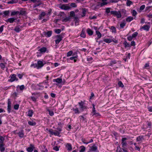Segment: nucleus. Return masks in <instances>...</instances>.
I'll return each mask as SVG.
<instances>
[{
  "label": "nucleus",
  "mask_w": 152,
  "mask_h": 152,
  "mask_svg": "<svg viewBox=\"0 0 152 152\" xmlns=\"http://www.w3.org/2000/svg\"><path fill=\"white\" fill-rule=\"evenodd\" d=\"M80 107V110L81 111H83L85 110H86L87 109V107L85 105V104L84 102L82 101H81L78 103Z\"/></svg>",
  "instance_id": "f257e3e1"
},
{
  "label": "nucleus",
  "mask_w": 152,
  "mask_h": 152,
  "mask_svg": "<svg viewBox=\"0 0 152 152\" xmlns=\"http://www.w3.org/2000/svg\"><path fill=\"white\" fill-rule=\"evenodd\" d=\"M111 38H104L103 39V41L105 42L108 43H110L112 42H113L115 44L118 43V41L117 40H116L115 39L113 38L112 37H111Z\"/></svg>",
  "instance_id": "f03ea898"
},
{
  "label": "nucleus",
  "mask_w": 152,
  "mask_h": 152,
  "mask_svg": "<svg viewBox=\"0 0 152 152\" xmlns=\"http://www.w3.org/2000/svg\"><path fill=\"white\" fill-rule=\"evenodd\" d=\"M63 37L61 34L56 35L55 37V43L56 46H57L60 42L62 40Z\"/></svg>",
  "instance_id": "7ed1b4c3"
},
{
  "label": "nucleus",
  "mask_w": 152,
  "mask_h": 152,
  "mask_svg": "<svg viewBox=\"0 0 152 152\" xmlns=\"http://www.w3.org/2000/svg\"><path fill=\"white\" fill-rule=\"evenodd\" d=\"M111 14L114 16H116L117 18H120L121 17V15L120 11H111Z\"/></svg>",
  "instance_id": "20e7f679"
},
{
  "label": "nucleus",
  "mask_w": 152,
  "mask_h": 152,
  "mask_svg": "<svg viewBox=\"0 0 152 152\" xmlns=\"http://www.w3.org/2000/svg\"><path fill=\"white\" fill-rule=\"evenodd\" d=\"M10 77V78L9 80V81L10 82H13L15 81L18 80V79L16 77V75L15 74L11 75Z\"/></svg>",
  "instance_id": "39448f33"
},
{
  "label": "nucleus",
  "mask_w": 152,
  "mask_h": 152,
  "mask_svg": "<svg viewBox=\"0 0 152 152\" xmlns=\"http://www.w3.org/2000/svg\"><path fill=\"white\" fill-rule=\"evenodd\" d=\"M127 138L126 137L122 138L121 139V144L122 147L124 148L125 147H126L127 145V143L126 140H127Z\"/></svg>",
  "instance_id": "423d86ee"
},
{
  "label": "nucleus",
  "mask_w": 152,
  "mask_h": 152,
  "mask_svg": "<svg viewBox=\"0 0 152 152\" xmlns=\"http://www.w3.org/2000/svg\"><path fill=\"white\" fill-rule=\"evenodd\" d=\"M37 69H39L43 67L44 64H43L42 61L39 60L37 61Z\"/></svg>",
  "instance_id": "0eeeda50"
},
{
  "label": "nucleus",
  "mask_w": 152,
  "mask_h": 152,
  "mask_svg": "<svg viewBox=\"0 0 152 152\" xmlns=\"http://www.w3.org/2000/svg\"><path fill=\"white\" fill-rule=\"evenodd\" d=\"M89 150L90 151L96 152L97 151V147L95 144H93L92 146L90 147Z\"/></svg>",
  "instance_id": "6e6552de"
},
{
  "label": "nucleus",
  "mask_w": 152,
  "mask_h": 152,
  "mask_svg": "<svg viewBox=\"0 0 152 152\" xmlns=\"http://www.w3.org/2000/svg\"><path fill=\"white\" fill-rule=\"evenodd\" d=\"M35 148L34 145L32 144L30 145V147L26 148V151L28 152H32Z\"/></svg>",
  "instance_id": "1a4fd4ad"
},
{
  "label": "nucleus",
  "mask_w": 152,
  "mask_h": 152,
  "mask_svg": "<svg viewBox=\"0 0 152 152\" xmlns=\"http://www.w3.org/2000/svg\"><path fill=\"white\" fill-rule=\"evenodd\" d=\"M61 8L62 9L67 10L70 9L71 7L68 4H63L61 6Z\"/></svg>",
  "instance_id": "9d476101"
},
{
  "label": "nucleus",
  "mask_w": 152,
  "mask_h": 152,
  "mask_svg": "<svg viewBox=\"0 0 152 152\" xmlns=\"http://www.w3.org/2000/svg\"><path fill=\"white\" fill-rule=\"evenodd\" d=\"M123 152H128V151L126 149L124 148L121 149L119 146L117 147L116 152H123Z\"/></svg>",
  "instance_id": "9b49d317"
},
{
  "label": "nucleus",
  "mask_w": 152,
  "mask_h": 152,
  "mask_svg": "<svg viewBox=\"0 0 152 152\" xmlns=\"http://www.w3.org/2000/svg\"><path fill=\"white\" fill-rule=\"evenodd\" d=\"M47 48L45 47H42L38 50V51L40 52L42 54L45 53L47 50Z\"/></svg>",
  "instance_id": "f8f14e48"
},
{
  "label": "nucleus",
  "mask_w": 152,
  "mask_h": 152,
  "mask_svg": "<svg viewBox=\"0 0 152 152\" xmlns=\"http://www.w3.org/2000/svg\"><path fill=\"white\" fill-rule=\"evenodd\" d=\"M17 19L16 18H10L7 19L6 21L7 23H12L15 21Z\"/></svg>",
  "instance_id": "ddd939ff"
},
{
  "label": "nucleus",
  "mask_w": 152,
  "mask_h": 152,
  "mask_svg": "<svg viewBox=\"0 0 152 152\" xmlns=\"http://www.w3.org/2000/svg\"><path fill=\"white\" fill-rule=\"evenodd\" d=\"M71 110L74 112L75 114H78L80 113V110H79L78 108L77 107L73 108Z\"/></svg>",
  "instance_id": "4468645a"
},
{
  "label": "nucleus",
  "mask_w": 152,
  "mask_h": 152,
  "mask_svg": "<svg viewBox=\"0 0 152 152\" xmlns=\"http://www.w3.org/2000/svg\"><path fill=\"white\" fill-rule=\"evenodd\" d=\"M82 141L83 143L84 144H87L89 143H91L93 141V139H91L89 141H88L86 139H83L82 140Z\"/></svg>",
  "instance_id": "2eb2a0df"
},
{
  "label": "nucleus",
  "mask_w": 152,
  "mask_h": 152,
  "mask_svg": "<svg viewBox=\"0 0 152 152\" xmlns=\"http://www.w3.org/2000/svg\"><path fill=\"white\" fill-rule=\"evenodd\" d=\"M16 88L17 90L19 89L21 91V92H22L25 89V87L23 85L20 86L18 85L16 87Z\"/></svg>",
  "instance_id": "dca6fc26"
},
{
  "label": "nucleus",
  "mask_w": 152,
  "mask_h": 152,
  "mask_svg": "<svg viewBox=\"0 0 152 152\" xmlns=\"http://www.w3.org/2000/svg\"><path fill=\"white\" fill-rule=\"evenodd\" d=\"M18 134V136L20 138H23L24 135V131L23 130H21Z\"/></svg>",
  "instance_id": "f3484780"
},
{
  "label": "nucleus",
  "mask_w": 152,
  "mask_h": 152,
  "mask_svg": "<svg viewBox=\"0 0 152 152\" xmlns=\"http://www.w3.org/2000/svg\"><path fill=\"white\" fill-rule=\"evenodd\" d=\"M53 82H56L58 84L61 83L62 82V79L60 78H57L53 80Z\"/></svg>",
  "instance_id": "a211bd4d"
},
{
  "label": "nucleus",
  "mask_w": 152,
  "mask_h": 152,
  "mask_svg": "<svg viewBox=\"0 0 152 152\" xmlns=\"http://www.w3.org/2000/svg\"><path fill=\"white\" fill-rule=\"evenodd\" d=\"M85 28H83L80 34V36L83 38H85L86 37V35L85 33Z\"/></svg>",
  "instance_id": "6ab92c4d"
},
{
  "label": "nucleus",
  "mask_w": 152,
  "mask_h": 152,
  "mask_svg": "<svg viewBox=\"0 0 152 152\" xmlns=\"http://www.w3.org/2000/svg\"><path fill=\"white\" fill-rule=\"evenodd\" d=\"M21 26H17L15 27L14 30L17 33L19 32L21 30Z\"/></svg>",
  "instance_id": "aec40b11"
},
{
  "label": "nucleus",
  "mask_w": 152,
  "mask_h": 152,
  "mask_svg": "<svg viewBox=\"0 0 152 152\" xmlns=\"http://www.w3.org/2000/svg\"><path fill=\"white\" fill-rule=\"evenodd\" d=\"M4 144L3 143H1L0 142V150L1 152H3L5 150L4 147Z\"/></svg>",
  "instance_id": "412c9836"
},
{
  "label": "nucleus",
  "mask_w": 152,
  "mask_h": 152,
  "mask_svg": "<svg viewBox=\"0 0 152 152\" xmlns=\"http://www.w3.org/2000/svg\"><path fill=\"white\" fill-rule=\"evenodd\" d=\"M68 151H71L72 149V147L71 144L69 143H67L66 146Z\"/></svg>",
  "instance_id": "4be33fe9"
},
{
  "label": "nucleus",
  "mask_w": 152,
  "mask_h": 152,
  "mask_svg": "<svg viewBox=\"0 0 152 152\" xmlns=\"http://www.w3.org/2000/svg\"><path fill=\"white\" fill-rule=\"evenodd\" d=\"M144 140L143 136H140L137 137L136 139V141L137 142L142 141Z\"/></svg>",
  "instance_id": "5701e85b"
},
{
  "label": "nucleus",
  "mask_w": 152,
  "mask_h": 152,
  "mask_svg": "<svg viewBox=\"0 0 152 152\" xmlns=\"http://www.w3.org/2000/svg\"><path fill=\"white\" fill-rule=\"evenodd\" d=\"M86 32L90 36H91L93 34V31L89 28H88L87 29Z\"/></svg>",
  "instance_id": "b1692460"
},
{
  "label": "nucleus",
  "mask_w": 152,
  "mask_h": 152,
  "mask_svg": "<svg viewBox=\"0 0 152 152\" xmlns=\"http://www.w3.org/2000/svg\"><path fill=\"white\" fill-rule=\"evenodd\" d=\"M52 33V31H48L45 33V35L47 37H50L51 36Z\"/></svg>",
  "instance_id": "393cba45"
},
{
  "label": "nucleus",
  "mask_w": 152,
  "mask_h": 152,
  "mask_svg": "<svg viewBox=\"0 0 152 152\" xmlns=\"http://www.w3.org/2000/svg\"><path fill=\"white\" fill-rule=\"evenodd\" d=\"M33 111L32 110H30L28 111V116L30 117H31L33 115Z\"/></svg>",
  "instance_id": "a878e982"
},
{
  "label": "nucleus",
  "mask_w": 152,
  "mask_h": 152,
  "mask_svg": "<svg viewBox=\"0 0 152 152\" xmlns=\"http://www.w3.org/2000/svg\"><path fill=\"white\" fill-rule=\"evenodd\" d=\"M96 33L97 36V39L100 38L101 37L102 34L99 31H96Z\"/></svg>",
  "instance_id": "bb28decb"
},
{
  "label": "nucleus",
  "mask_w": 152,
  "mask_h": 152,
  "mask_svg": "<svg viewBox=\"0 0 152 152\" xmlns=\"http://www.w3.org/2000/svg\"><path fill=\"white\" fill-rule=\"evenodd\" d=\"M123 44L124 45L125 48L129 47H130L129 43L127 42L126 41H125L124 42Z\"/></svg>",
  "instance_id": "cd10ccee"
},
{
  "label": "nucleus",
  "mask_w": 152,
  "mask_h": 152,
  "mask_svg": "<svg viewBox=\"0 0 152 152\" xmlns=\"http://www.w3.org/2000/svg\"><path fill=\"white\" fill-rule=\"evenodd\" d=\"M79 152H84L85 151L86 148L83 145L80 146V147Z\"/></svg>",
  "instance_id": "c85d7f7f"
},
{
  "label": "nucleus",
  "mask_w": 152,
  "mask_h": 152,
  "mask_svg": "<svg viewBox=\"0 0 152 152\" xmlns=\"http://www.w3.org/2000/svg\"><path fill=\"white\" fill-rule=\"evenodd\" d=\"M102 2L100 3V5L101 6H103L107 4L108 3L107 2V0H101Z\"/></svg>",
  "instance_id": "c756f323"
},
{
  "label": "nucleus",
  "mask_w": 152,
  "mask_h": 152,
  "mask_svg": "<svg viewBox=\"0 0 152 152\" xmlns=\"http://www.w3.org/2000/svg\"><path fill=\"white\" fill-rule=\"evenodd\" d=\"M70 17H66L62 20V21L63 22H66L70 21Z\"/></svg>",
  "instance_id": "7c9ffc66"
},
{
  "label": "nucleus",
  "mask_w": 152,
  "mask_h": 152,
  "mask_svg": "<svg viewBox=\"0 0 152 152\" xmlns=\"http://www.w3.org/2000/svg\"><path fill=\"white\" fill-rule=\"evenodd\" d=\"M46 110L49 112V114L50 116H52L54 115V113L53 111L50 110L48 108H46Z\"/></svg>",
  "instance_id": "2f4dec72"
},
{
  "label": "nucleus",
  "mask_w": 152,
  "mask_h": 152,
  "mask_svg": "<svg viewBox=\"0 0 152 152\" xmlns=\"http://www.w3.org/2000/svg\"><path fill=\"white\" fill-rule=\"evenodd\" d=\"M126 24L125 21L124 20L123 22L121 23L120 24V26L121 28H123Z\"/></svg>",
  "instance_id": "473e14b6"
},
{
  "label": "nucleus",
  "mask_w": 152,
  "mask_h": 152,
  "mask_svg": "<svg viewBox=\"0 0 152 152\" xmlns=\"http://www.w3.org/2000/svg\"><path fill=\"white\" fill-rule=\"evenodd\" d=\"M28 124L29 125L31 126H35L36 124V123L33 121H29L28 122Z\"/></svg>",
  "instance_id": "72a5a7b5"
},
{
  "label": "nucleus",
  "mask_w": 152,
  "mask_h": 152,
  "mask_svg": "<svg viewBox=\"0 0 152 152\" xmlns=\"http://www.w3.org/2000/svg\"><path fill=\"white\" fill-rule=\"evenodd\" d=\"M133 18L132 16H129L126 19V20L127 22H130L133 20Z\"/></svg>",
  "instance_id": "f704fd0d"
},
{
  "label": "nucleus",
  "mask_w": 152,
  "mask_h": 152,
  "mask_svg": "<svg viewBox=\"0 0 152 152\" xmlns=\"http://www.w3.org/2000/svg\"><path fill=\"white\" fill-rule=\"evenodd\" d=\"M80 120L81 121L83 122L86 120V118L82 115L80 116L79 117Z\"/></svg>",
  "instance_id": "c9c22d12"
},
{
  "label": "nucleus",
  "mask_w": 152,
  "mask_h": 152,
  "mask_svg": "<svg viewBox=\"0 0 152 152\" xmlns=\"http://www.w3.org/2000/svg\"><path fill=\"white\" fill-rule=\"evenodd\" d=\"M60 134V133L57 130H55L54 131V132H53V135H55V136H59V135Z\"/></svg>",
  "instance_id": "e433bc0d"
},
{
  "label": "nucleus",
  "mask_w": 152,
  "mask_h": 152,
  "mask_svg": "<svg viewBox=\"0 0 152 152\" xmlns=\"http://www.w3.org/2000/svg\"><path fill=\"white\" fill-rule=\"evenodd\" d=\"M19 13V12L18 11H14L12 12H11V16L15 15H16L18 14Z\"/></svg>",
  "instance_id": "4c0bfd02"
},
{
  "label": "nucleus",
  "mask_w": 152,
  "mask_h": 152,
  "mask_svg": "<svg viewBox=\"0 0 152 152\" xmlns=\"http://www.w3.org/2000/svg\"><path fill=\"white\" fill-rule=\"evenodd\" d=\"M110 30L112 32L116 33V29L114 26H112L110 28Z\"/></svg>",
  "instance_id": "58836bf2"
},
{
  "label": "nucleus",
  "mask_w": 152,
  "mask_h": 152,
  "mask_svg": "<svg viewBox=\"0 0 152 152\" xmlns=\"http://www.w3.org/2000/svg\"><path fill=\"white\" fill-rule=\"evenodd\" d=\"M31 98L33 101L36 102L37 101L38 97L37 96L34 97L32 96L31 97Z\"/></svg>",
  "instance_id": "ea45409f"
},
{
  "label": "nucleus",
  "mask_w": 152,
  "mask_h": 152,
  "mask_svg": "<svg viewBox=\"0 0 152 152\" xmlns=\"http://www.w3.org/2000/svg\"><path fill=\"white\" fill-rule=\"evenodd\" d=\"M142 28L144 30L146 31H148L149 29V27L147 25L144 26L142 27Z\"/></svg>",
  "instance_id": "a19ab883"
},
{
  "label": "nucleus",
  "mask_w": 152,
  "mask_h": 152,
  "mask_svg": "<svg viewBox=\"0 0 152 152\" xmlns=\"http://www.w3.org/2000/svg\"><path fill=\"white\" fill-rule=\"evenodd\" d=\"M86 9L85 8L82 9V17H84L85 16L86 14Z\"/></svg>",
  "instance_id": "79ce46f5"
},
{
  "label": "nucleus",
  "mask_w": 152,
  "mask_h": 152,
  "mask_svg": "<svg viewBox=\"0 0 152 152\" xmlns=\"http://www.w3.org/2000/svg\"><path fill=\"white\" fill-rule=\"evenodd\" d=\"M46 130L48 131L50 134L52 135H53V131L52 129H48L47 128L46 129Z\"/></svg>",
  "instance_id": "37998d69"
},
{
  "label": "nucleus",
  "mask_w": 152,
  "mask_h": 152,
  "mask_svg": "<svg viewBox=\"0 0 152 152\" xmlns=\"http://www.w3.org/2000/svg\"><path fill=\"white\" fill-rule=\"evenodd\" d=\"M31 67L34 68H37V66L36 63H32L31 65Z\"/></svg>",
  "instance_id": "c03bdc74"
},
{
  "label": "nucleus",
  "mask_w": 152,
  "mask_h": 152,
  "mask_svg": "<svg viewBox=\"0 0 152 152\" xmlns=\"http://www.w3.org/2000/svg\"><path fill=\"white\" fill-rule=\"evenodd\" d=\"M118 86L121 88H123L124 87V85L121 81H119L118 83Z\"/></svg>",
  "instance_id": "a18cd8bd"
},
{
  "label": "nucleus",
  "mask_w": 152,
  "mask_h": 152,
  "mask_svg": "<svg viewBox=\"0 0 152 152\" xmlns=\"http://www.w3.org/2000/svg\"><path fill=\"white\" fill-rule=\"evenodd\" d=\"M73 53V51L72 50H70L67 53V56L69 57L71 56Z\"/></svg>",
  "instance_id": "49530a36"
},
{
  "label": "nucleus",
  "mask_w": 152,
  "mask_h": 152,
  "mask_svg": "<svg viewBox=\"0 0 152 152\" xmlns=\"http://www.w3.org/2000/svg\"><path fill=\"white\" fill-rule=\"evenodd\" d=\"M110 8L109 7H107L106 8V10L105 12L107 14H108L110 12L111 13V11H110Z\"/></svg>",
  "instance_id": "de8ad7c7"
},
{
  "label": "nucleus",
  "mask_w": 152,
  "mask_h": 152,
  "mask_svg": "<svg viewBox=\"0 0 152 152\" xmlns=\"http://www.w3.org/2000/svg\"><path fill=\"white\" fill-rule=\"evenodd\" d=\"M95 115L96 117L100 116L101 115L98 112H96V111L93 114H92V116Z\"/></svg>",
  "instance_id": "09e8293b"
},
{
  "label": "nucleus",
  "mask_w": 152,
  "mask_h": 152,
  "mask_svg": "<svg viewBox=\"0 0 152 152\" xmlns=\"http://www.w3.org/2000/svg\"><path fill=\"white\" fill-rule=\"evenodd\" d=\"M4 140L5 139L4 137L0 135V142H1V143H4Z\"/></svg>",
  "instance_id": "8fccbe9b"
},
{
  "label": "nucleus",
  "mask_w": 152,
  "mask_h": 152,
  "mask_svg": "<svg viewBox=\"0 0 152 152\" xmlns=\"http://www.w3.org/2000/svg\"><path fill=\"white\" fill-rule=\"evenodd\" d=\"M138 34V33L137 32H134L132 34V37H133V38H135L137 36Z\"/></svg>",
  "instance_id": "3c124183"
},
{
  "label": "nucleus",
  "mask_w": 152,
  "mask_h": 152,
  "mask_svg": "<svg viewBox=\"0 0 152 152\" xmlns=\"http://www.w3.org/2000/svg\"><path fill=\"white\" fill-rule=\"evenodd\" d=\"M54 31L57 34H58L61 33V30L60 29H55L54 30Z\"/></svg>",
  "instance_id": "603ef678"
},
{
  "label": "nucleus",
  "mask_w": 152,
  "mask_h": 152,
  "mask_svg": "<svg viewBox=\"0 0 152 152\" xmlns=\"http://www.w3.org/2000/svg\"><path fill=\"white\" fill-rule=\"evenodd\" d=\"M25 13H26L25 11L21 10H20V12H19V13L18 14L19 15H24L25 14Z\"/></svg>",
  "instance_id": "864d4df0"
},
{
  "label": "nucleus",
  "mask_w": 152,
  "mask_h": 152,
  "mask_svg": "<svg viewBox=\"0 0 152 152\" xmlns=\"http://www.w3.org/2000/svg\"><path fill=\"white\" fill-rule=\"evenodd\" d=\"M0 67L3 70H4L5 67V65L3 63L0 64Z\"/></svg>",
  "instance_id": "5fc2aeb1"
},
{
  "label": "nucleus",
  "mask_w": 152,
  "mask_h": 152,
  "mask_svg": "<svg viewBox=\"0 0 152 152\" xmlns=\"http://www.w3.org/2000/svg\"><path fill=\"white\" fill-rule=\"evenodd\" d=\"M75 14L74 11H72L70 12V15L71 17H74Z\"/></svg>",
  "instance_id": "6e6d98bb"
},
{
  "label": "nucleus",
  "mask_w": 152,
  "mask_h": 152,
  "mask_svg": "<svg viewBox=\"0 0 152 152\" xmlns=\"http://www.w3.org/2000/svg\"><path fill=\"white\" fill-rule=\"evenodd\" d=\"M70 6L72 7H77V5L75 3H72L70 4Z\"/></svg>",
  "instance_id": "4d7b16f0"
},
{
  "label": "nucleus",
  "mask_w": 152,
  "mask_h": 152,
  "mask_svg": "<svg viewBox=\"0 0 152 152\" xmlns=\"http://www.w3.org/2000/svg\"><path fill=\"white\" fill-rule=\"evenodd\" d=\"M11 108V106L10 105H7V111L9 113L10 112Z\"/></svg>",
  "instance_id": "13d9d810"
},
{
  "label": "nucleus",
  "mask_w": 152,
  "mask_h": 152,
  "mask_svg": "<svg viewBox=\"0 0 152 152\" xmlns=\"http://www.w3.org/2000/svg\"><path fill=\"white\" fill-rule=\"evenodd\" d=\"M19 105L18 104H16L14 105V108L15 110H17L18 109Z\"/></svg>",
  "instance_id": "bf43d9fd"
},
{
  "label": "nucleus",
  "mask_w": 152,
  "mask_h": 152,
  "mask_svg": "<svg viewBox=\"0 0 152 152\" xmlns=\"http://www.w3.org/2000/svg\"><path fill=\"white\" fill-rule=\"evenodd\" d=\"M9 13H10V11L9 10L6 11H4L3 12V14L7 16L8 15Z\"/></svg>",
  "instance_id": "052dcab7"
},
{
  "label": "nucleus",
  "mask_w": 152,
  "mask_h": 152,
  "mask_svg": "<svg viewBox=\"0 0 152 152\" xmlns=\"http://www.w3.org/2000/svg\"><path fill=\"white\" fill-rule=\"evenodd\" d=\"M23 75V74H18L17 76L20 79H21Z\"/></svg>",
  "instance_id": "680f3d73"
},
{
  "label": "nucleus",
  "mask_w": 152,
  "mask_h": 152,
  "mask_svg": "<svg viewBox=\"0 0 152 152\" xmlns=\"http://www.w3.org/2000/svg\"><path fill=\"white\" fill-rule=\"evenodd\" d=\"M132 2L129 0H127L126 4L127 6H129L132 4Z\"/></svg>",
  "instance_id": "e2e57ef3"
},
{
  "label": "nucleus",
  "mask_w": 152,
  "mask_h": 152,
  "mask_svg": "<svg viewBox=\"0 0 152 152\" xmlns=\"http://www.w3.org/2000/svg\"><path fill=\"white\" fill-rule=\"evenodd\" d=\"M53 149L56 151H58L59 150V148L57 146H54L53 147Z\"/></svg>",
  "instance_id": "0e129e2a"
},
{
  "label": "nucleus",
  "mask_w": 152,
  "mask_h": 152,
  "mask_svg": "<svg viewBox=\"0 0 152 152\" xmlns=\"http://www.w3.org/2000/svg\"><path fill=\"white\" fill-rule=\"evenodd\" d=\"M130 46H134L135 45V42L134 41H132L131 42L130 44Z\"/></svg>",
  "instance_id": "69168bd1"
},
{
  "label": "nucleus",
  "mask_w": 152,
  "mask_h": 152,
  "mask_svg": "<svg viewBox=\"0 0 152 152\" xmlns=\"http://www.w3.org/2000/svg\"><path fill=\"white\" fill-rule=\"evenodd\" d=\"M137 14V12L135 10H133L132 12V15L133 16H135Z\"/></svg>",
  "instance_id": "338daca9"
},
{
  "label": "nucleus",
  "mask_w": 152,
  "mask_h": 152,
  "mask_svg": "<svg viewBox=\"0 0 152 152\" xmlns=\"http://www.w3.org/2000/svg\"><path fill=\"white\" fill-rule=\"evenodd\" d=\"M147 126L149 128H151V123L150 121H147Z\"/></svg>",
  "instance_id": "774afa93"
}]
</instances>
